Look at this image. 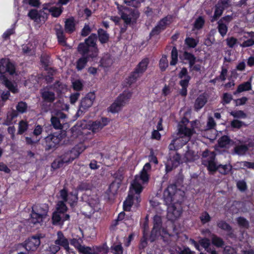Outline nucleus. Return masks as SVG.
<instances>
[{
  "mask_svg": "<svg viewBox=\"0 0 254 254\" xmlns=\"http://www.w3.org/2000/svg\"><path fill=\"white\" fill-rule=\"evenodd\" d=\"M100 209L98 198L96 197H91L88 199V202L82 208V212L85 216L90 217L91 215Z\"/></svg>",
  "mask_w": 254,
  "mask_h": 254,
  "instance_id": "nucleus-11",
  "label": "nucleus"
},
{
  "mask_svg": "<svg viewBox=\"0 0 254 254\" xmlns=\"http://www.w3.org/2000/svg\"><path fill=\"white\" fill-rule=\"evenodd\" d=\"M151 168L150 164L147 163L144 166L142 170L136 175L131 184L128 196L124 202V208L125 211H129L132 205L137 206L140 201V194L143 185L148 181L147 171Z\"/></svg>",
  "mask_w": 254,
  "mask_h": 254,
  "instance_id": "nucleus-2",
  "label": "nucleus"
},
{
  "mask_svg": "<svg viewBox=\"0 0 254 254\" xmlns=\"http://www.w3.org/2000/svg\"><path fill=\"white\" fill-rule=\"evenodd\" d=\"M48 206L46 204H35L32 207L30 223L33 224L42 222L47 217L48 212Z\"/></svg>",
  "mask_w": 254,
  "mask_h": 254,
  "instance_id": "nucleus-8",
  "label": "nucleus"
},
{
  "mask_svg": "<svg viewBox=\"0 0 254 254\" xmlns=\"http://www.w3.org/2000/svg\"><path fill=\"white\" fill-rule=\"evenodd\" d=\"M207 102V98L204 95H200L195 100L194 108L198 110L202 108Z\"/></svg>",
  "mask_w": 254,
  "mask_h": 254,
  "instance_id": "nucleus-29",
  "label": "nucleus"
},
{
  "mask_svg": "<svg viewBox=\"0 0 254 254\" xmlns=\"http://www.w3.org/2000/svg\"><path fill=\"white\" fill-rule=\"evenodd\" d=\"M218 31L220 34L222 36H224L227 32V26L225 24L222 23L221 20L218 22Z\"/></svg>",
  "mask_w": 254,
  "mask_h": 254,
  "instance_id": "nucleus-41",
  "label": "nucleus"
},
{
  "mask_svg": "<svg viewBox=\"0 0 254 254\" xmlns=\"http://www.w3.org/2000/svg\"><path fill=\"white\" fill-rule=\"evenodd\" d=\"M231 115L234 118L244 119L246 118V114L242 111H236L231 112Z\"/></svg>",
  "mask_w": 254,
  "mask_h": 254,
  "instance_id": "nucleus-48",
  "label": "nucleus"
},
{
  "mask_svg": "<svg viewBox=\"0 0 254 254\" xmlns=\"http://www.w3.org/2000/svg\"><path fill=\"white\" fill-rule=\"evenodd\" d=\"M168 66L167 56L163 55L159 62V66L162 70H165Z\"/></svg>",
  "mask_w": 254,
  "mask_h": 254,
  "instance_id": "nucleus-43",
  "label": "nucleus"
},
{
  "mask_svg": "<svg viewBox=\"0 0 254 254\" xmlns=\"http://www.w3.org/2000/svg\"><path fill=\"white\" fill-rule=\"evenodd\" d=\"M99 38L100 42L102 43L106 42L109 38L108 34L103 29L98 30Z\"/></svg>",
  "mask_w": 254,
  "mask_h": 254,
  "instance_id": "nucleus-39",
  "label": "nucleus"
},
{
  "mask_svg": "<svg viewBox=\"0 0 254 254\" xmlns=\"http://www.w3.org/2000/svg\"><path fill=\"white\" fill-rule=\"evenodd\" d=\"M78 251L84 254H92L90 253L91 249L89 247L81 246Z\"/></svg>",
  "mask_w": 254,
  "mask_h": 254,
  "instance_id": "nucleus-62",
  "label": "nucleus"
},
{
  "mask_svg": "<svg viewBox=\"0 0 254 254\" xmlns=\"http://www.w3.org/2000/svg\"><path fill=\"white\" fill-rule=\"evenodd\" d=\"M65 31L68 33H71L75 30V22L73 18H69L65 21Z\"/></svg>",
  "mask_w": 254,
  "mask_h": 254,
  "instance_id": "nucleus-28",
  "label": "nucleus"
},
{
  "mask_svg": "<svg viewBox=\"0 0 254 254\" xmlns=\"http://www.w3.org/2000/svg\"><path fill=\"white\" fill-rule=\"evenodd\" d=\"M202 163L207 166L209 172L213 173L218 170L222 174H227L231 170L232 166L230 164L217 165L215 159V154L213 152L206 150L202 153Z\"/></svg>",
  "mask_w": 254,
  "mask_h": 254,
  "instance_id": "nucleus-4",
  "label": "nucleus"
},
{
  "mask_svg": "<svg viewBox=\"0 0 254 254\" xmlns=\"http://www.w3.org/2000/svg\"><path fill=\"white\" fill-rule=\"evenodd\" d=\"M116 4L118 6L121 18L127 24L134 22L139 17L138 10L127 8L125 5L120 4L118 1L116 2Z\"/></svg>",
  "mask_w": 254,
  "mask_h": 254,
  "instance_id": "nucleus-9",
  "label": "nucleus"
},
{
  "mask_svg": "<svg viewBox=\"0 0 254 254\" xmlns=\"http://www.w3.org/2000/svg\"><path fill=\"white\" fill-rule=\"evenodd\" d=\"M225 254H235V250L230 246H226L224 250Z\"/></svg>",
  "mask_w": 254,
  "mask_h": 254,
  "instance_id": "nucleus-64",
  "label": "nucleus"
},
{
  "mask_svg": "<svg viewBox=\"0 0 254 254\" xmlns=\"http://www.w3.org/2000/svg\"><path fill=\"white\" fill-rule=\"evenodd\" d=\"M148 63L149 60L148 59H143L139 63L135 71L129 77L128 82L130 84L134 82L136 80V79L139 76V74H142L146 70Z\"/></svg>",
  "mask_w": 254,
  "mask_h": 254,
  "instance_id": "nucleus-15",
  "label": "nucleus"
},
{
  "mask_svg": "<svg viewBox=\"0 0 254 254\" xmlns=\"http://www.w3.org/2000/svg\"><path fill=\"white\" fill-rule=\"evenodd\" d=\"M153 221L154 226L150 236V240L152 242L158 236L164 237L165 235L167 234L166 230L164 229H161V218L160 216L155 215L154 217Z\"/></svg>",
  "mask_w": 254,
  "mask_h": 254,
  "instance_id": "nucleus-12",
  "label": "nucleus"
},
{
  "mask_svg": "<svg viewBox=\"0 0 254 254\" xmlns=\"http://www.w3.org/2000/svg\"><path fill=\"white\" fill-rule=\"evenodd\" d=\"M178 62V51L175 47H173L171 52V65H175Z\"/></svg>",
  "mask_w": 254,
  "mask_h": 254,
  "instance_id": "nucleus-37",
  "label": "nucleus"
},
{
  "mask_svg": "<svg viewBox=\"0 0 254 254\" xmlns=\"http://www.w3.org/2000/svg\"><path fill=\"white\" fill-rule=\"evenodd\" d=\"M97 36L95 34L91 35L84 43H80L78 46V51L82 55L88 54V57L94 60L98 55V50L96 47Z\"/></svg>",
  "mask_w": 254,
  "mask_h": 254,
  "instance_id": "nucleus-5",
  "label": "nucleus"
},
{
  "mask_svg": "<svg viewBox=\"0 0 254 254\" xmlns=\"http://www.w3.org/2000/svg\"><path fill=\"white\" fill-rule=\"evenodd\" d=\"M55 243L56 245H58L60 246L63 247L66 251L69 250V243L67 239L64 236L63 233L61 231H59L57 233V238L55 241Z\"/></svg>",
  "mask_w": 254,
  "mask_h": 254,
  "instance_id": "nucleus-23",
  "label": "nucleus"
},
{
  "mask_svg": "<svg viewBox=\"0 0 254 254\" xmlns=\"http://www.w3.org/2000/svg\"><path fill=\"white\" fill-rule=\"evenodd\" d=\"M28 128V123L24 121H21L19 123L18 133L22 134Z\"/></svg>",
  "mask_w": 254,
  "mask_h": 254,
  "instance_id": "nucleus-45",
  "label": "nucleus"
},
{
  "mask_svg": "<svg viewBox=\"0 0 254 254\" xmlns=\"http://www.w3.org/2000/svg\"><path fill=\"white\" fill-rule=\"evenodd\" d=\"M252 88L251 81L244 82L239 85L237 92L240 93L251 90Z\"/></svg>",
  "mask_w": 254,
  "mask_h": 254,
  "instance_id": "nucleus-32",
  "label": "nucleus"
},
{
  "mask_svg": "<svg viewBox=\"0 0 254 254\" xmlns=\"http://www.w3.org/2000/svg\"><path fill=\"white\" fill-rule=\"evenodd\" d=\"M87 125L85 122L82 124V126L77 125L76 126L72 127L70 131L72 134V138L75 139L76 138H79L80 139H82L83 134H86L87 132L85 131L84 127Z\"/></svg>",
  "mask_w": 254,
  "mask_h": 254,
  "instance_id": "nucleus-19",
  "label": "nucleus"
},
{
  "mask_svg": "<svg viewBox=\"0 0 254 254\" xmlns=\"http://www.w3.org/2000/svg\"><path fill=\"white\" fill-rule=\"evenodd\" d=\"M95 99V95L94 93H89L83 98L80 102L78 113L83 112L91 107Z\"/></svg>",
  "mask_w": 254,
  "mask_h": 254,
  "instance_id": "nucleus-16",
  "label": "nucleus"
},
{
  "mask_svg": "<svg viewBox=\"0 0 254 254\" xmlns=\"http://www.w3.org/2000/svg\"><path fill=\"white\" fill-rule=\"evenodd\" d=\"M42 97L45 101L49 102H53L55 99L54 93L48 89H44L42 91Z\"/></svg>",
  "mask_w": 254,
  "mask_h": 254,
  "instance_id": "nucleus-27",
  "label": "nucleus"
},
{
  "mask_svg": "<svg viewBox=\"0 0 254 254\" xmlns=\"http://www.w3.org/2000/svg\"><path fill=\"white\" fill-rule=\"evenodd\" d=\"M248 147L245 145H238L235 147L234 150L236 154L238 155H243L247 151Z\"/></svg>",
  "mask_w": 254,
  "mask_h": 254,
  "instance_id": "nucleus-40",
  "label": "nucleus"
},
{
  "mask_svg": "<svg viewBox=\"0 0 254 254\" xmlns=\"http://www.w3.org/2000/svg\"><path fill=\"white\" fill-rule=\"evenodd\" d=\"M17 116L16 113L15 111H12V112L9 113L7 116V119L4 123V124L6 125H9L12 124V120L14 118H15Z\"/></svg>",
  "mask_w": 254,
  "mask_h": 254,
  "instance_id": "nucleus-47",
  "label": "nucleus"
},
{
  "mask_svg": "<svg viewBox=\"0 0 254 254\" xmlns=\"http://www.w3.org/2000/svg\"><path fill=\"white\" fill-rule=\"evenodd\" d=\"M82 55L83 57L80 58L76 63V68L78 70H80L84 68L87 62L90 60V59H92L91 57H88V54Z\"/></svg>",
  "mask_w": 254,
  "mask_h": 254,
  "instance_id": "nucleus-25",
  "label": "nucleus"
},
{
  "mask_svg": "<svg viewBox=\"0 0 254 254\" xmlns=\"http://www.w3.org/2000/svg\"><path fill=\"white\" fill-rule=\"evenodd\" d=\"M10 95L8 91L3 92L1 96L2 101H0V107L2 106L4 104V102L6 100Z\"/></svg>",
  "mask_w": 254,
  "mask_h": 254,
  "instance_id": "nucleus-60",
  "label": "nucleus"
},
{
  "mask_svg": "<svg viewBox=\"0 0 254 254\" xmlns=\"http://www.w3.org/2000/svg\"><path fill=\"white\" fill-rule=\"evenodd\" d=\"M132 96V93L129 91H125L121 94L109 108V111L116 113L128 103Z\"/></svg>",
  "mask_w": 254,
  "mask_h": 254,
  "instance_id": "nucleus-10",
  "label": "nucleus"
},
{
  "mask_svg": "<svg viewBox=\"0 0 254 254\" xmlns=\"http://www.w3.org/2000/svg\"><path fill=\"white\" fill-rule=\"evenodd\" d=\"M172 17L171 16H167L162 19L158 24V25L152 30L151 32L152 34H157L162 30H163L167 25L171 23Z\"/></svg>",
  "mask_w": 254,
  "mask_h": 254,
  "instance_id": "nucleus-21",
  "label": "nucleus"
},
{
  "mask_svg": "<svg viewBox=\"0 0 254 254\" xmlns=\"http://www.w3.org/2000/svg\"><path fill=\"white\" fill-rule=\"evenodd\" d=\"M204 23V20L201 17L197 18L194 24V28L199 29L202 28Z\"/></svg>",
  "mask_w": 254,
  "mask_h": 254,
  "instance_id": "nucleus-49",
  "label": "nucleus"
},
{
  "mask_svg": "<svg viewBox=\"0 0 254 254\" xmlns=\"http://www.w3.org/2000/svg\"><path fill=\"white\" fill-rule=\"evenodd\" d=\"M219 145L221 147L229 148L231 146L232 142L227 136L221 137L219 140Z\"/></svg>",
  "mask_w": 254,
  "mask_h": 254,
  "instance_id": "nucleus-31",
  "label": "nucleus"
},
{
  "mask_svg": "<svg viewBox=\"0 0 254 254\" xmlns=\"http://www.w3.org/2000/svg\"><path fill=\"white\" fill-rule=\"evenodd\" d=\"M200 219L201 222L204 224L210 220V216L208 213L204 212L201 215Z\"/></svg>",
  "mask_w": 254,
  "mask_h": 254,
  "instance_id": "nucleus-54",
  "label": "nucleus"
},
{
  "mask_svg": "<svg viewBox=\"0 0 254 254\" xmlns=\"http://www.w3.org/2000/svg\"><path fill=\"white\" fill-rule=\"evenodd\" d=\"M211 241L212 244L217 247H221L224 245V242L222 239L216 235H212Z\"/></svg>",
  "mask_w": 254,
  "mask_h": 254,
  "instance_id": "nucleus-38",
  "label": "nucleus"
},
{
  "mask_svg": "<svg viewBox=\"0 0 254 254\" xmlns=\"http://www.w3.org/2000/svg\"><path fill=\"white\" fill-rule=\"evenodd\" d=\"M183 58L189 62L190 66H191L195 63V58L193 55L189 53L185 52L183 54Z\"/></svg>",
  "mask_w": 254,
  "mask_h": 254,
  "instance_id": "nucleus-36",
  "label": "nucleus"
},
{
  "mask_svg": "<svg viewBox=\"0 0 254 254\" xmlns=\"http://www.w3.org/2000/svg\"><path fill=\"white\" fill-rule=\"evenodd\" d=\"M113 64V60L111 57L106 55L101 60V65L104 67L110 66Z\"/></svg>",
  "mask_w": 254,
  "mask_h": 254,
  "instance_id": "nucleus-34",
  "label": "nucleus"
},
{
  "mask_svg": "<svg viewBox=\"0 0 254 254\" xmlns=\"http://www.w3.org/2000/svg\"><path fill=\"white\" fill-rule=\"evenodd\" d=\"M27 106L25 102H20L16 106L17 111L21 113H24L27 110Z\"/></svg>",
  "mask_w": 254,
  "mask_h": 254,
  "instance_id": "nucleus-53",
  "label": "nucleus"
},
{
  "mask_svg": "<svg viewBox=\"0 0 254 254\" xmlns=\"http://www.w3.org/2000/svg\"><path fill=\"white\" fill-rule=\"evenodd\" d=\"M7 72L13 77L18 75L15 65L8 59H2L0 61V73Z\"/></svg>",
  "mask_w": 254,
  "mask_h": 254,
  "instance_id": "nucleus-13",
  "label": "nucleus"
},
{
  "mask_svg": "<svg viewBox=\"0 0 254 254\" xmlns=\"http://www.w3.org/2000/svg\"><path fill=\"white\" fill-rule=\"evenodd\" d=\"M72 86L74 90H80L82 88V83L81 81L77 80L72 82Z\"/></svg>",
  "mask_w": 254,
  "mask_h": 254,
  "instance_id": "nucleus-57",
  "label": "nucleus"
},
{
  "mask_svg": "<svg viewBox=\"0 0 254 254\" xmlns=\"http://www.w3.org/2000/svg\"><path fill=\"white\" fill-rule=\"evenodd\" d=\"M48 10L53 16L58 17L62 12V7L52 6L49 8Z\"/></svg>",
  "mask_w": 254,
  "mask_h": 254,
  "instance_id": "nucleus-35",
  "label": "nucleus"
},
{
  "mask_svg": "<svg viewBox=\"0 0 254 254\" xmlns=\"http://www.w3.org/2000/svg\"><path fill=\"white\" fill-rule=\"evenodd\" d=\"M198 41L192 38L188 37L185 40V43L190 48H194L197 44Z\"/></svg>",
  "mask_w": 254,
  "mask_h": 254,
  "instance_id": "nucleus-44",
  "label": "nucleus"
},
{
  "mask_svg": "<svg viewBox=\"0 0 254 254\" xmlns=\"http://www.w3.org/2000/svg\"><path fill=\"white\" fill-rule=\"evenodd\" d=\"M254 44V39H250L245 42H244L242 44H241V46L243 47H247L249 46H251Z\"/></svg>",
  "mask_w": 254,
  "mask_h": 254,
  "instance_id": "nucleus-63",
  "label": "nucleus"
},
{
  "mask_svg": "<svg viewBox=\"0 0 254 254\" xmlns=\"http://www.w3.org/2000/svg\"><path fill=\"white\" fill-rule=\"evenodd\" d=\"M51 121L54 128L56 129H61L63 128L62 124H63L62 123V122L57 118H54L52 116Z\"/></svg>",
  "mask_w": 254,
  "mask_h": 254,
  "instance_id": "nucleus-42",
  "label": "nucleus"
},
{
  "mask_svg": "<svg viewBox=\"0 0 254 254\" xmlns=\"http://www.w3.org/2000/svg\"><path fill=\"white\" fill-rule=\"evenodd\" d=\"M179 77L181 79L180 84L182 89L180 91V94L185 96L187 94V87L189 85L190 77L188 74V70L186 68H183L179 74Z\"/></svg>",
  "mask_w": 254,
  "mask_h": 254,
  "instance_id": "nucleus-14",
  "label": "nucleus"
},
{
  "mask_svg": "<svg viewBox=\"0 0 254 254\" xmlns=\"http://www.w3.org/2000/svg\"><path fill=\"white\" fill-rule=\"evenodd\" d=\"M237 164L240 166L241 168L242 169H244L245 167L248 168H254V163L251 162L243 161L241 162H238Z\"/></svg>",
  "mask_w": 254,
  "mask_h": 254,
  "instance_id": "nucleus-51",
  "label": "nucleus"
},
{
  "mask_svg": "<svg viewBox=\"0 0 254 254\" xmlns=\"http://www.w3.org/2000/svg\"><path fill=\"white\" fill-rule=\"evenodd\" d=\"M177 197V191L176 185H170L165 190L163 194L164 201L168 207V218L174 221L179 218L182 213L180 204L176 203L175 200Z\"/></svg>",
  "mask_w": 254,
  "mask_h": 254,
  "instance_id": "nucleus-3",
  "label": "nucleus"
},
{
  "mask_svg": "<svg viewBox=\"0 0 254 254\" xmlns=\"http://www.w3.org/2000/svg\"><path fill=\"white\" fill-rule=\"evenodd\" d=\"M85 149V147L82 144L76 145L70 151L65 153L60 159H57L53 164V167L56 166L61 167L64 164H68L77 158Z\"/></svg>",
  "mask_w": 254,
  "mask_h": 254,
  "instance_id": "nucleus-6",
  "label": "nucleus"
},
{
  "mask_svg": "<svg viewBox=\"0 0 254 254\" xmlns=\"http://www.w3.org/2000/svg\"><path fill=\"white\" fill-rule=\"evenodd\" d=\"M55 30L59 42L62 45H64L65 43V38L62 26L60 25H57Z\"/></svg>",
  "mask_w": 254,
  "mask_h": 254,
  "instance_id": "nucleus-26",
  "label": "nucleus"
},
{
  "mask_svg": "<svg viewBox=\"0 0 254 254\" xmlns=\"http://www.w3.org/2000/svg\"><path fill=\"white\" fill-rule=\"evenodd\" d=\"M144 0H123V5L137 7L140 5L141 3Z\"/></svg>",
  "mask_w": 254,
  "mask_h": 254,
  "instance_id": "nucleus-33",
  "label": "nucleus"
},
{
  "mask_svg": "<svg viewBox=\"0 0 254 254\" xmlns=\"http://www.w3.org/2000/svg\"><path fill=\"white\" fill-rule=\"evenodd\" d=\"M59 198L63 201L61 200L58 202L57 211L63 214L67 210V207L64 202H67L72 207L77 200V196L76 193H67L65 189L62 190L60 191Z\"/></svg>",
  "mask_w": 254,
  "mask_h": 254,
  "instance_id": "nucleus-7",
  "label": "nucleus"
},
{
  "mask_svg": "<svg viewBox=\"0 0 254 254\" xmlns=\"http://www.w3.org/2000/svg\"><path fill=\"white\" fill-rule=\"evenodd\" d=\"M0 79L12 92L14 93L17 92L16 86L11 83L10 81L8 80L6 77L4 76H1L0 77Z\"/></svg>",
  "mask_w": 254,
  "mask_h": 254,
  "instance_id": "nucleus-30",
  "label": "nucleus"
},
{
  "mask_svg": "<svg viewBox=\"0 0 254 254\" xmlns=\"http://www.w3.org/2000/svg\"><path fill=\"white\" fill-rule=\"evenodd\" d=\"M40 245V238L38 236H34L29 238L26 241L25 248L27 251H34L37 249Z\"/></svg>",
  "mask_w": 254,
  "mask_h": 254,
  "instance_id": "nucleus-20",
  "label": "nucleus"
},
{
  "mask_svg": "<svg viewBox=\"0 0 254 254\" xmlns=\"http://www.w3.org/2000/svg\"><path fill=\"white\" fill-rule=\"evenodd\" d=\"M69 215L68 214L64 215L60 212L57 211L53 213V221L54 224L60 223L61 221H65L69 219Z\"/></svg>",
  "mask_w": 254,
  "mask_h": 254,
  "instance_id": "nucleus-24",
  "label": "nucleus"
},
{
  "mask_svg": "<svg viewBox=\"0 0 254 254\" xmlns=\"http://www.w3.org/2000/svg\"><path fill=\"white\" fill-rule=\"evenodd\" d=\"M53 117L54 118H57L62 122L63 124H64V121L66 117V115L61 112H57L54 114V116H53Z\"/></svg>",
  "mask_w": 254,
  "mask_h": 254,
  "instance_id": "nucleus-56",
  "label": "nucleus"
},
{
  "mask_svg": "<svg viewBox=\"0 0 254 254\" xmlns=\"http://www.w3.org/2000/svg\"><path fill=\"white\" fill-rule=\"evenodd\" d=\"M226 42L230 48H233L237 44V39L233 37H229L226 39Z\"/></svg>",
  "mask_w": 254,
  "mask_h": 254,
  "instance_id": "nucleus-55",
  "label": "nucleus"
},
{
  "mask_svg": "<svg viewBox=\"0 0 254 254\" xmlns=\"http://www.w3.org/2000/svg\"><path fill=\"white\" fill-rule=\"evenodd\" d=\"M185 157L187 161H190L195 159L194 155V152L191 150H189L185 154Z\"/></svg>",
  "mask_w": 254,
  "mask_h": 254,
  "instance_id": "nucleus-59",
  "label": "nucleus"
},
{
  "mask_svg": "<svg viewBox=\"0 0 254 254\" xmlns=\"http://www.w3.org/2000/svg\"><path fill=\"white\" fill-rule=\"evenodd\" d=\"M243 123L241 121L234 120L231 122V125L233 128H240L243 125Z\"/></svg>",
  "mask_w": 254,
  "mask_h": 254,
  "instance_id": "nucleus-58",
  "label": "nucleus"
},
{
  "mask_svg": "<svg viewBox=\"0 0 254 254\" xmlns=\"http://www.w3.org/2000/svg\"><path fill=\"white\" fill-rule=\"evenodd\" d=\"M193 132V129L180 124L177 136L173 139L169 145L170 150L175 151L184 145L190 139ZM180 164V156L175 151L170 153L169 158L166 163V170L167 172L172 171Z\"/></svg>",
  "mask_w": 254,
  "mask_h": 254,
  "instance_id": "nucleus-1",
  "label": "nucleus"
},
{
  "mask_svg": "<svg viewBox=\"0 0 254 254\" xmlns=\"http://www.w3.org/2000/svg\"><path fill=\"white\" fill-rule=\"evenodd\" d=\"M217 226L221 229L227 231L228 232H230L232 228L231 226L226 223L225 221H220L218 222Z\"/></svg>",
  "mask_w": 254,
  "mask_h": 254,
  "instance_id": "nucleus-46",
  "label": "nucleus"
},
{
  "mask_svg": "<svg viewBox=\"0 0 254 254\" xmlns=\"http://www.w3.org/2000/svg\"><path fill=\"white\" fill-rule=\"evenodd\" d=\"M108 123V120L107 118H102L94 122H89L87 124L89 129L93 132H97L101 129Z\"/></svg>",
  "mask_w": 254,
  "mask_h": 254,
  "instance_id": "nucleus-18",
  "label": "nucleus"
},
{
  "mask_svg": "<svg viewBox=\"0 0 254 254\" xmlns=\"http://www.w3.org/2000/svg\"><path fill=\"white\" fill-rule=\"evenodd\" d=\"M112 250L114 254H123V248L121 244L113 245L112 247Z\"/></svg>",
  "mask_w": 254,
  "mask_h": 254,
  "instance_id": "nucleus-52",
  "label": "nucleus"
},
{
  "mask_svg": "<svg viewBox=\"0 0 254 254\" xmlns=\"http://www.w3.org/2000/svg\"><path fill=\"white\" fill-rule=\"evenodd\" d=\"M237 221L239 226L243 228H248L249 223L245 218L240 217L237 218Z\"/></svg>",
  "mask_w": 254,
  "mask_h": 254,
  "instance_id": "nucleus-50",
  "label": "nucleus"
},
{
  "mask_svg": "<svg viewBox=\"0 0 254 254\" xmlns=\"http://www.w3.org/2000/svg\"><path fill=\"white\" fill-rule=\"evenodd\" d=\"M45 14V13L43 11H40L38 12L35 9L30 10L28 13V16L30 18L38 23L45 21L46 18L44 15Z\"/></svg>",
  "mask_w": 254,
  "mask_h": 254,
  "instance_id": "nucleus-22",
  "label": "nucleus"
},
{
  "mask_svg": "<svg viewBox=\"0 0 254 254\" xmlns=\"http://www.w3.org/2000/svg\"><path fill=\"white\" fill-rule=\"evenodd\" d=\"M60 249V246L58 245L55 244L51 245L49 247V251L51 253L54 254L58 252Z\"/></svg>",
  "mask_w": 254,
  "mask_h": 254,
  "instance_id": "nucleus-61",
  "label": "nucleus"
},
{
  "mask_svg": "<svg viewBox=\"0 0 254 254\" xmlns=\"http://www.w3.org/2000/svg\"><path fill=\"white\" fill-rule=\"evenodd\" d=\"M65 134L64 132L62 133H55L49 135L46 137V141L49 148H53L58 145L63 139V135Z\"/></svg>",
  "mask_w": 254,
  "mask_h": 254,
  "instance_id": "nucleus-17",
  "label": "nucleus"
}]
</instances>
